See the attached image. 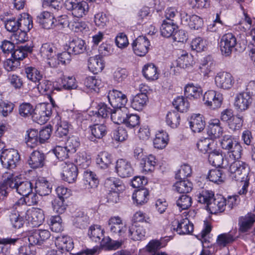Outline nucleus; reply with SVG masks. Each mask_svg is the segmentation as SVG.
<instances>
[{
    "label": "nucleus",
    "mask_w": 255,
    "mask_h": 255,
    "mask_svg": "<svg viewBox=\"0 0 255 255\" xmlns=\"http://www.w3.org/2000/svg\"><path fill=\"white\" fill-rule=\"evenodd\" d=\"M2 177L4 179L0 182V198L7 196L13 190L23 197L28 195L33 190V185L30 181H22L10 172H5Z\"/></svg>",
    "instance_id": "1"
},
{
    "label": "nucleus",
    "mask_w": 255,
    "mask_h": 255,
    "mask_svg": "<svg viewBox=\"0 0 255 255\" xmlns=\"http://www.w3.org/2000/svg\"><path fill=\"white\" fill-rule=\"evenodd\" d=\"M223 149L228 151V155L231 160L240 159L241 158L243 148L241 144L232 136H224L220 142Z\"/></svg>",
    "instance_id": "2"
},
{
    "label": "nucleus",
    "mask_w": 255,
    "mask_h": 255,
    "mask_svg": "<svg viewBox=\"0 0 255 255\" xmlns=\"http://www.w3.org/2000/svg\"><path fill=\"white\" fill-rule=\"evenodd\" d=\"M231 176L235 180L242 182L246 179L249 172L248 165L239 159L228 160Z\"/></svg>",
    "instance_id": "3"
},
{
    "label": "nucleus",
    "mask_w": 255,
    "mask_h": 255,
    "mask_svg": "<svg viewBox=\"0 0 255 255\" xmlns=\"http://www.w3.org/2000/svg\"><path fill=\"white\" fill-rule=\"evenodd\" d=\"M64 6L73 16L77 18L84 17L89 10L88 3L84 0H65Z\"/></svg>",
    "instance_id": "4"
},
{
    "label": "nucleus",
    "mask_w": 255,
    "mask_h": 255,
    "mask_svg": "<svg viewBox=\"0 0 255 255\" xmlns=\"http://www.w3.org/2000/svg\"><path fill=\"white\" fill-rule=\"evenodd\" d=\"M19 159L18 152L14 149H4L0 155V160L2 166L8 169L14 168Z\"/></svg>",
    "instance_id": "5"
},
{
    "label": "nucleus",
    "mask_w": 255,
    "mask_h": 255,
    "mask_svg": "<svg viewBox=\"0 0 255 255\" xmlns=\"http://www.w3.org/2000/svg\"><path fill=\"white\" fill-rule=\"evenodd\" d=\"M205 105L212 110H216L221 107L223 101V95L215 90H209L203 96Z\"/></svg>",
    "instance_id": "6"
},
{
    "label": "nucleus",
    "mask_w": 255,
    "mask_h": 255,
    "mask_svg": "<svg viewBox=\"0 0 255 255\" xmlns=\"http://www.w3.org/2000/svg\"><path fill=\"white\" fill-rule=\"evenodd\" d=\"M237 38L232 33L224 34L221 38L220 47L223 55L230 56L237 45Z\"/></svg>",
    "instance_id": "7"
},
{
    "label": "nucleus",
    "mask_w": 255,
    "mask_h": 255,
    "mask_svg": "<svg viewBox=\"0 0 255 255\" xmlns=\"http://www.w3.org/2000/svg\"><path fill=\"white\" fill-rule=\"evenodd\" d=\"M52 114L51 106L44 103L37 106L34 109L33 115V120L42 125L46 123Z\"/></svg>",
    "instance_id": "8"
},
{
    "label": "nucleus",
    "mask_w": 255,
    "mask_h": 255,
    "mask_svg": "<svg viewBox=\"0 0 255 255\" xmlns=\"http://www.w3.org/2000/svg\"><path fill=\"white\" fill-rule=\"evenodd\" d=\"M40 54L41 56L45 59L49 60L48 64L51 67H55L57 66L58 63L57 62L56 48L53 44L51 43H45L42 45L40 47Z\"/></svg>",
    "instance_id": "9"
},
{
    "label": "nucleus",
    "mask_w": 255,
    "mask_h": 255,
    "mask_svg": "<svg viewBox=\"0 0 255 255\" xmlns=\"http://www.w3.org/2000/svg\"><path fill=\"white\" fill-rule=\"evenodd\" d=\"M235 83L233 76L227 72H220L215 77V83L216 86L224 90L231 89Z\"/></svg>",
    "instance_id": "10"
},
{
    "label": "nucleus",
    "mask_w": 255,
    "mask_h": 255,
    "mask_svg": "<svg viewBox=\"0 0 255 255\" xmlns=\"http://www.w3.org/2000/svg\"><path fill=\"white\" fill-rule=\"evenodd\" d=\"M26 220L32 227H38L44 220V212L39 208H32L25 211Z\"/></svg>",
    "instance_id": "11"
},
{
    "label": "nucleus",
    "mask_w": 255,
    "mask_h": 255,
    "mask_svg": "<svg viewBox=\"0 0 255 255\" xmlns=\"http://www.w3.org/2000/svg\"><path fill=\"white\" fill-rule=\"evenodd\" d=\"M51 234L47 230H35L27 234L29 244L32 246L40 245L50 237Z\"/></svg>",
    "instance_id": "12"
},
{
    "label": "nucleus",
    "mask_w": 255,
    "mask_h": 255,
    "mask_svg": "<svg viewBox=\"0 0 255 255\" xmlns=\"http://www.w3.org/2000/svg\"><path fill=\"white\" fill-rule=\"evenodd\" d=\"M61 167L63 179L69 183L74 182L78 175L77 166L72 162H63L61 163Z\"/></svg>",
    "instance_id": "13"
},
{
    "label": "nucleus",
    "mask_w": 255,
    "mask_h": 255,
    "mask_svg": "<svg viewBox=\"0 0 255 255\" xmlns=\"http://www.w3.org/2000/svg\"><path fill=\"white\" fill-rule=\"evenodd\" d=\"M131 45L136 55L143 56L148 51L150 42L145 36H139L133 41Z\"/></svg>",
    "instance_id": "14"
},
{
    "label": "nucleus",
    "mask_w": 255,
    "mask_h": 255,
    "mask_svg": "<svg viewBox=\"0 0 255 255\" xmlns=\"http://www.w3.org/2000/svg\"><path fill=\"white\" fill-rule=\"evenodd\" d=\"M116 171L122 178H128L133 174V169L130 163L124 159H118L116 162Z\"/></svg>",
    "instance_id": "15"
},
{
    "label": "nucleus",
    "mask_w": 255,
    "mask_h": 255,
    "mask_svg": "<svg viewBox=\"0 0 255 255\" xmlns=\"http://www.w3.org/2000/svg\"><path fill=\"white\" fill-rule=\"evenodd\" d=\"M252 98L251 95L244 92L238 94L235 99L234 105L239 111L247 110L252 103Z\"/></svg>",
    "instance_id": "16"
},
{
    "label": "nucleus",
    "mask_w": 255,
    "mask_h": 255,
    "mask_svg": "<svg viewBox=\"0 0 255 255\" xmlns=\"http://www.w3.org/2000/svg\"><path fill=\"white\" fill-rule=\"evenodd\" d=\"M108 226L111 232L119 236L123 235L127 229L126 225L119 217L111 218L109 220Z\"/></svg>",
    "instance_id": "17"
},
{
    "label": "nucleus",
    "mask_w": 255,
    "mask_h": 255,
    "mask_svg": "<svg viewBox=\"0 0 255 255\" xmlns=\"http://www.w3.org/2000/svg\"><path fill=\"white\" fill-rule=\"evenodd\" d=\"M226 206V200L221 196H214L209 205L207 208L211 214H216L218 212H222L225 210Z\"/></svg>",
    "instance_id": "18"
},
{
    "label": "nucleus",
    "mask_w": 255,
    "mask_h": 255,
    "mask_svg": "<svg viewBox=\"0 0 255 255\" xmlns=\"http://www.w3.org/2000/svg\"><path fill=\"white\" fill-rule=\"evenodd\" d=\"M37 21L45 29H49L55 26L54 15L47 11L40 13L37 17Z\"/></svg>",
    "instance_id": "19"
},
{
    "label": "nucleus",
    "mask_w": 255,
    "mask_h": 255,
    "mask_svg": "<svg viewBox=\"0 0 255 255\" xmlns=\"http://www.w3.org/2000/svg\"><path fill=\"white\" fill-rule=\"evenodd\" d=\"M17 211H12L9 215L10 221L15 229H19L26 220L25 211L21 209Z\"/></svg>",
    "instance_id": "20"
},
{
    "label": "nucleus",
    "mask_w": 255,
    "mask_h": 255,
    "mask_svg": "<svg viewBox=\"0 0 255 255\" xmlns=\"http://www.w3.org/2000/svg\"><path fill=\"white\" fill-rule=\"evenodd\" d=\"M209 162L212 165L216 167L226 168L229 165V161L227 159H224L222 154L219 151L216 150L211 152L208 155Z\"/></svg>",
    "instance_id": "21"
},
{
    "label": "nucleus",
    "mask_w": 255,
    "mask_h": 255,
    "mask_svg": "<svg viewBox=\"0 0 255 255\" xmlns=\"http://www.w3.org/2000/svg\"><path fill=\"white\" fill-rule=\"evenodd\" d=\"M174 230H176L180 235L189 234L193 231V225L187 218L183 219L180 221H177L174 223Z\"/></svg>",
    "instance_id": "22"
},
{
    "label": "nucleus",
    "mask_w": 255,
    "mask_h": 255,
    "mask_svg": "<svg viewBox=\"0 0 255 255\" xmlns=\"http://www.w3.org/2000/svg\"><path fill=\"white\" fill-rule=\"evenodd\" d=\"M198 150L202 153L210 154L211 152L215 151L216 148V143L210 138H204L200 139L197 143Z\"/></svg>",
    "instance_id": "23"
},
{
    "label": "nucleus",
    "mask_w": 255,
    "mask_h": 255,
    "mask_svg": "<svg viewBox=\"0 0 255 255\" xmlns=\"http://www.w3.org/2000/svg\"><path fill=\"white\" fill-rule=\"evenodd\" d=\"M52 186L51 184L44 178L38 179L35 184V190L36 194L40 196H47L51 192Z\"/></svg>",
    "instance_id": "24"
},
{
    "label": "nucleus",
    "mask_w": 255,
    "mask_h": 255,
    "mask_svg": "<svg viewBox=\"0 0 255 255\" xmlns=\"http://www.w3.org/2000/svg\"><path fill=\"white\" fill-rule=\"evenodd\" d=\"M223 133V128L220 126V122L218 119L210 120L207 128V134L210 138L220 137Z\"/></svg>",
    "instance_id": "25"
},
{
    "label": "nucleus",
    "mask_w": 255,
    "mask_h": 255,
    "mask_svg": "<svg viewBox=\"0 0 255 255\" xmlns=\"http://www.w3.org/2000/svg\"><path fill=\"white\" fill-rule=\"evenodd\" d=\"M255 222V214L248 213L245 216L240 217L239 219V230L242 233L247 232L251 228Z\"/></svg>",
    "instance_id": "26"
},
{
    "label": "nucleus",
    "mask_w": 255,
    "mask_h": 255,
    "mask_svg": "<svg viewBox=\"0 0 255 255\" xmlns=\"http://www.w3.org/2000/svg\"><path fill=\"white\" fill-rule=\"evenodd\" d=\"M190 127L194 132H200L205 127V122L200 114L192 115L189 121Z\"/></svg>",
    "instance_id": "27"
},
{
    "label": "nucleus",
    "mask_w": 255,
    "mask_h": 255,
    "mask_svg": "<svg viewBox=\"0 0 255 255\" xmlns=\"http://www.w3.org/2000/svg\"><path fill=\"white\" fill-rule=\"evenodd\" d=\"M181 20L187 22L188 19L189 21L188 23V26L191 29L198 30L201 28L203 24L202 19L197 15H188L186 13L184 12L181 14Z\"/></svg>",
    "instance_id": "28"
},
{
    "label": "nucleus",
    "mask_w": 255,
    "mask_h": 255,
    "mask_svg": "<svg viewBox=\"0 0 255 255\" xmlns=\"http://www.w3.org/2000/svg\"><path fill=\"white\" fill-rule=\"evenodd\" d=\"M45 155L39 151H33L28 160V163L32 168L42 167L44 165Z\"/></svg>",
    "instance_id": "29"
},
{
    "label": "nucleus",
    "mask_w": 255,
    "mask_h": 255,
    "mask_svg": "<svg viewBox=\"0 0 255 255\" xmlns=\"http://www.w3.org/2000/svg\"><path fill=\"white\" fill-rule=\"evenodd\" d=\"M128 233L131 240L138 241L144 237L145 231L142 226L138 223H133L129 227Z\"/></svg>",
    "instance_id": "30"
},
{
    "label": "nucleus",
    "mask_w": 255,
    "mask_h": 255,
    "mask_svg": "<svg viewBox=\"0 0 255 255\" xmlns=\"http://www.w3.org/2000/svg\"><path fill=\"white\" fill-rule=\"evenodd\" d=\"M83 178L86 189H94L97 187L99 180L94 172L88 170H85L84 172Z\"/></svg>",
    "instance_id": "31"
},
{
    "label": "nucleus",
    "mask_w": 255,
    "mask_h": 255,
    "mask_svg": "<svg viewBox=\"0 0 255 255\" xmlns=\"http://www.w3.org/2000/svg\"><path fill=\"white\" fill-rule=\"evenodd\" d=\"M236 232L234 230L219 235L217 239V244L220 247H225L233 243L236 239Z\"/></svg>",
    "instance_id": "32"
},
{
    "label": "nucleus",
    "mask_w": 255,
    "mask_h": 255,
    "mask_svg": "<svg viewBox=\"0 0 255 255\" xmlns=\"http://www.w3.org/2000/svg\"><path fill=\"white\" fill-rule=\"evenodd\" d=\"M55 245L62 251L69 252L74 248L72 239L67 236H60L56 238Z\"/></svg>",
    "instance_id": "33"
},
{
    "label": "nucleus",
    "mask_w": 255,
    "mask_h": 255,
    "mask_svg": "<svg viewBox=\"0 0 255 255\" xmlns=\"http://www.w3.org/2000/svg\"><path fill=\"white\" fill-rule=\"evenodd\" d=\"M92 136L90 140L95 141L96 138L101 139L104 137L107 132V128L104 124H95L90 127Z\"/></svg>",
    "instance_id": "34"
},
{
    "label": "nucleus",
    "mask_w": 255,
    "mask_h": 255,
    "mask_svg": "<svg viewBox=\"0 0 255 255\" xmlns=\"http://www.w3.org/2000/svg\"><path fill=\"white\" fill-rule=\"evenodd\" d=\"M177 29L178 26L174 22L164 20L160 27V33L162 36L168 38L173 36Z\"/></svg>",
    "instance_id": "35"
},
{
    "label": "nucleus",
    "mask_w": 255,
    "mask_h": 255,
    "mask_svg": "<svg viewBox=\"0 0 255 255\" xmlns=\"http://www.w3.org/2000/svg\"><path fill=\"white\" fill-rule=\"evenodd\" d=\"M143 76L148 81H154L158 79L159 73L155 65L152 63H148L142 68Z\"/></svg>",
    "instance_id": "36"
},
{
    "label": "nucleus",
    "mask_w": 255,
    "mask_h": 255,
    "mask_svg": "<svg viewBox=\"0 0 255 255\" xmlns=\"http://www.w3.org/2000/svg\"><path fill=\"white\" fill-rule=\"evenodd\" d=\"M69 49L75 54L83 53L86 49V43L80 38H76L69 43Z\"/></svg>",
    "instance_id": "37"
},
{
    "label": "nucleus",
    "mask_w": 255,
    "mask_h": 255,
    "mask_svg": "<svg viewBox=\"0 0 255 255\" xmlns=\"http://www.w3.org/2000/svg\"><path fill=\"white\" fill-rule=\"evenodd\" d=\"M126 116H127V109L126 107L113 108L111 114V119L115 124L119 125L124 123Z\"/></svg>",
    "instance_id": "38"
},
{
    "label": "nucleus",
    "mask_w": 255,
    "mask_h": 255,
    "mask_svg": "<svg viewBox=\"0 0 255 255\" xmlns=\"http://www.w3.org/2000/svg\"><path fill=\"white\" fill-rule=\"evenodd\" d=\"M32 50V48L30 46H18L17 48H14L11 56L15 60L19 62L27 56L28 53L31 52Z\"/></svg>",
    "instance_id": "39"
},
{
    "label": "nucleus",
    "mask_w": 255,
    "mask_h": 255,
    "mask_svg": "<svg viewBox=\"0 0 255 255\" xmlns=\"http://www.w3.org/2000/svg\"><path fill=\"white\" fill-rule=\"evenodd\" d=\"M214 196V193L212 191L202 189L197 195V201L198 202L205 205L207 208L212 200H213Z\"/></svg>",
    "instance_id": "40"
},
{
    "label": "nucleus",
    "mask_w": 255,
    "mask_h": 255,
    "mask_svg": "<svg viewBox=\"0 0 255 255\" xmlns=\"http://www.w3.org/2000/svg\"><path fill=\"white\" fill-rule=\"evenodd\" d=\"M24 72L27 78L35 84L42 80V78L43 77V74L39 70L32 66L25 67Z\"/></svg>",
    "instance_id": "41"
},
{
    "label": "nucleus",
    "mask_w": 255,
    "mask_h": 255,
    "mask_svg": "<svg viewBox=\"0 0 255 255\" xmlns=\"http://www.w3.org/2000/svg\"><path fill=\"white\" fill-rule=\"evenodd\" d=\"M104 67L103 60L99 57H91L88 61V68L92 72L97 74L102 71Z\"/></svg>",
    "instance_id": "42"
},
{
    "label": "nucleus",
    "mask_w": 255,
    "mask_h": 255,
    "mask_svg": "<svg viewBox=\"0 0 255 255\" xmlns=\"http://www.w3.org/2000/svg\"><path fill=\"white\" fill-rule=\"evenodd\" d=\"M168 139V135L166 131L159 130L153 140L154 146L158 149H162L167 144Z\"/></svg>",
    "instance_id": "43"
},
{
    "label": "nucleus",
    "mask_w": 255,
    "mask_h": 255,
    "mask_svg": "<svg viewBox=\"0 0 255 255\" xmlns=\"http://www.w3.org/2000/svg\"><path fill=\"white\" fill-rule=\"evenodd\" d=\"M105 186L110 190L124 191L125 189L123 182L120 179L112 177L106 179Z\"/></svg>",
    "instance_id": "44"
},
{
    "label": "nucleus",
    "mask_w": 255,
    "mask_h": 255,
    "mask_svg": "<svg viewBox=\"0 0 255 255\" xmlns=\"http://www.w3.org/2000/svg\"><path fill=\"white\" fill-rule=\"evenodd\" d=\"M1 20L3 21L5 29L9 32H16L20 26V22L18 18L15 17L5 18L0 16Z\"/></svg>",
    "instance_id": "45"
},
{
    "label": "nucleus",
    "mask_w": 255,
    "mask_h": 255,
    "mask_svg": "<svg viewBox=\"0 0 255 255\" xmlns=\"http://www.w3.org/2000/svg\"><path fill=\"white\" fill-rule=\"evenodd\" d=\"M149 192L146 188H140L136 191L132 195V198L137 205H142L148 200Z\"/></svg>",
    "instance_id": "46"
},
{
    "label": "nucleus",
    "mask_w": 255,
    "mask_h": 255,
    "mask_svg": "<svg viewBox=\"0 0 255 255\" xmlns=\"http://www.w3.org/2000/svg\"><path fill=\"white\" fill-rule=\"evenodd\" d=\"M173 187L174 190L179 193H187L192 190L193 184L188 180L182 179L177 181Z\"/></svg>",
    "instance_id": "47"
},
{
    "label": "nucleus",
    "mask_w": 255,
    "mask_h": 255,
    "mask_svg": "<svg viewBox=\"0 0 255 255\" xmlns=\"http://www.w3.org/2000/svg\"><path fill=\"white\" fill-rule=\"evenodd\" d=\"M25 140L27 145L30 148H33L37 146L40 143L38 131L35 129L27 130L25 135Z\"/></svg>",
    "instance_id": "48"
},
{
    "label": "nucleus",
    "mask_w": 255,
    "mask_h": 255,
    "mask_svg": "<svg viewBox=\"0 0 255 255\" xmlns=\"http://www.w3.org/2000/svg\"><path fill=\"white\" fill-rule=\"evenodd\" d=\"M148 100L147 96L146 94H136L132 99L131 106L135 110H141L145 105Z\"/></svg>",
    "instance_id": "49"
},
{
    "label": "nucleus",
    "mask_w": 255,
    "mask_h": 255,
    "mask_svg": "<svg viewBox=\"0 0 255 255\" xmlns=\"http://www.w3.org/2000/svg\"><path fill=\"white\" fill-rule=\"evenodd\" d=\"M156 164V160L155 156L152 155L142 158L140 161V165L145 172L152 171Z\"/></svg>",
    "instance_id": "50"
},
{
    "label": "nucleus",
    "mask_w": 255,
    "mask_h": 255,
    "mask_svg": "<svg viewBox=\"0 0 255 255\" xmlns=\"http://www.w3.org/2000/svg\"><path fill=\"white\" fill-rule=\"evenodd\" d=\"M103 230L101 229L100 226L94 225L90 227L88 236L93 241L101 244V238L103 237Z\"/></svg>",
    "instance_id": "51"
},
{
    "label": "nucleus",
    "mask_w": 255,
    "mask_h": 255,
    "mask_svg": "<svg viewBox=\"0 0 255 255\" xmlns=\"http://www.w3.org/2000/svg\"><path fill=\"white\" fill-rule=\"evenodd\" d=\"M111 162V155L106 151L101 152L96 158L97 164L103 169L108 168Z\"/></svg>",
    "instance_id": "52"
},
{
    "label": "nucleus",
    "mask_w": 255,
    "mask_h": 255,
    "mask_svg": "<svg viewBox=\"0 0 255 255\" xmlns=\"http://www.w3.org/2000/svg\"><path fill=\"white\" fill-rule=\"evenodd\" d=\"M213 62L211 57L208 56L203 59L200 66V72L205 77H209V73L212 71Z\"/></svg>",
    "instance_id": "53"
},
{
    "label": "nucleus",
    "mask_w": 255,
    "mask_h": 255,
    "mask_svg": "<svg viewBox=\"0 0 255 255\" xmlns=\"http://www.w3.org/2000/svg\"><path fill=\"white\" fill-rule=\"evenodd\" d=\"M37 88L39 92L43 95L50 94L53 90L52 82L46 79L45 78H42V80L38 82Z\"/></svg>",
    "instance_id": "54"
},
{
    "label": "nucleus",
    "mask_w": 255,
    "mask_h": 255,
    "mask_svg": "<svg viewBox=\"0 0 255 255\" xmlns=\"http://www.w3.org/2000/svg\"><path fill=\"white\" fill-rule=\"evenodd\" d=\"M73 220V225L78 228L84 229L89 224V217L83 212H79Z\"/></svg>",
    "instance_id": "55"
},
{
    "label": "nucleus",
    "mask_w": 255,
    "mask_h": 255,
    "mask_svg": "<svg viewBox=\"0 0 255 255\" xmlns=\"http://www.w3.org/2000/svg\"><path fill=\"white\" fill-rule=\"evenodd\" d=\"M193 63V57L187 53L182 54L176 60L177 67L185 68L191 66Z\"/></svg>",
    "instance_id": "56"
},
{
    "label": "nucleus",
    "mask_w": 255,
    "mask_h": 255,
    "mask_svg": "<svg viewBox=\"0 0 255 255\" xmlns=\"http://www.w3.org/2000/svg\"><path fill=\"white\" fill-rule=\"evenodd\" d=\"M184 92L187 97L197 99L201 97L202 91L200 87L189 84L185 87Z\"/></svg>",
    "instance_id": "57"
},
{
    "label": "nucleus",
    "mask_w": 255,
    "mask_h": 255,
    "mask_svg": "<svg viewBox=\"0 0 255 255\" xmlns=\"http://www.w3.org/2000/svg\"><path fill=\"white\" fill-rule=\"evenodd\" d=\"M208 178L210 181L219 184L223 182L225 179V175L221 169H215L210 170Z\"/></svg>",
    "instance_id": "58"
},
{
    "label": "nucleus",
    "mask_w": 255,
    "mask_h": 255,
    "mask_svg": "<svg viewBox=\"0 0 255 255\" xmlns=\"http://www.w3.org/2000/svg\"><path fill=\"white\" fill-rule=\"evenodd\" d=\"M244 119L239 115L234 116L228 124L229 129L233 132L239 130L243 127Z\"/></svg>",
    "instance_id": "59"
},
{
    "label": "nucleus",
    "mask_w": 255,
    "mask_h": 255,
    "mask_svg": "<svg viewBox=\"0 0 255 255\" xmlns=\"http://www.w3.org/2000/svg\"><path fill=\"white\" fill-rule=\"evenodd\" d=\"M34 109L31 104L29 103H23L18 107V113L19 115L24 118L32 116L34 114Z\"/></svg>",
    "instance_id": "60"
},
{
    "label": "nucleus",
    "mask_w": 255,
    "mask_h": 255,
    "mask_svg": "<svg viewBox=\"0 0 255 255\" xmlns=\"http://www.w3.org/2000/svg\"><path fill=\"white\" fill-rule=\"evenodd\" d=\"M180 116L176 111L169 112L166 115V122L172 128H177L180 124Z\"/></svg>",
    "instance_id": "61"
},
{
    "label": "nucleus",
    "mask_w": 255,
    "mask_h": 255,
    "mask_svg": "<svg viewBox=\"0 0 255 255\" xmlns=\"http://www.w3.org/2000/svg\"><path fill=\"white\" fill-rule=\"evenodd\" d=\"M51 230L54 232L59 233L63 230L62 219L59 216H52L48 222Z\"/></svg>",
    "instance_id": "62"
},
{
    "label": "nucleus",
    "mask_w": 255,
    "mask_h": 255,
    "mask_svg": "<svg viewBox=\"0 0 255 255\" xmlns=\"http://www.w3.org/2000/svg\"><path fill=\"white\" fill-rule=\"evenodd\" d=\"M174 107L180 112H186L189 107L187 100L183 97H177L173 102Z\"/></svg>",
    "instance_id": "63"
},
{
    "label": "nucleus",
    "mask_w": 255,
    "mask_h": 255,
    "mask_svg": "<svg viewBox=\"0 0 255 255\" xmlns=\"http://www.w3.org/2000/svg\"><path fill=\"white\" fill-rule=\"evenodd\" d=\"M192 204V198L187 195H181L176 201V205L180 210L188 209Z\"/></svg>",
    "instance_id": "64"
}]
</instances>
